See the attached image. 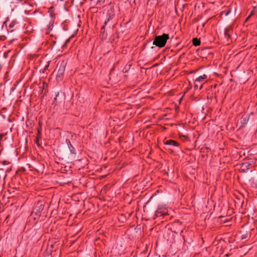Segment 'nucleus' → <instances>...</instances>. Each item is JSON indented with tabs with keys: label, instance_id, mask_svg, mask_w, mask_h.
Listing matches in <instances>:
<instances>
[{
	"label": "nucleus",
	"instance_id": "1",
	"mask_svg": "<svg viewBox=\"0 0 257 257\" xmlns=\"http://www.w3.org/2000/svg\"><path fill=\"white\" fill-rule=\"evenodd\" d=\"M169 39V36L168 34H163L161 36H157L153 41V45L159 48L164 47Z\"/></svg>",
	"mask_w": 257,
	"mask_h": 257
},
{
	"label": "nucleus",
	"instance_id": "2",
	"mask_svg": "<svg viewBox=\"0 0 257 257\" xmlns=\"http://www.w3.org/2000/svg\"><path fill=\"white\" fill-rule=\"evenodd\" d=\"M44 201L43 200H39L35 204L32 214L35 213L38 216H40L41 212L44 208Z\"/></svg>",
	"mask_w": 257,
	"mask_h": 257
},
{
	"label": "nucleus",
	"instance_id": "3",
	"mask_svg": "<svg viewBox=\"0 0 257 257\" xmlns=\"http://www.w3.org/2000/svg\"><path fill=\"white\" fill-rule=\"evenodd\" d=\"M110 8L107 10L106 13V19L104 21V24L107 25V23L112 20L115 16L114 14V7L113 5H112L110 3L109 4Z\"/></svg>",
	"mask_w": 257,
	"mask_h": 257
},
{
	"label": "nucleus",
	"instance_id": "4",
	"mask_svg": "<svg viewBox=\"0 0 257 257\" xmlns=\"http://www.w3.org/2000/svg\"><path fill=\"white\" fill-rule=\"evenodd\" d=\"M42 123L41 122H39V127L37 128V136L35 140V143L37 144V146L40 147L41 144L40 143L41 139H42Z\"/></svg>",
	"mask_w": 257,
	"mask_h": 257
},
{
	"label": "nucleus",
	"instance_id": "5",
	"mask_svg": "<svg viewBox=\"0 0 257 257\" xmlns=\"http://www.w3.org/2000/svg\"><path fill=\"white\" fill-rule=\"evenodd\" d=\"M233 33L232 28L230 27L225 29L224 30V36L226 39L227 44H229L231 41V34Z\"/></svg>",
	"mask_w": 257,
	"mask_h": 257
},
{
	"label": "nucleus",
	"instance_id": "6",
	"mask_svg": "<svg viewBox=\"0 0 257 257\" xmlns=\"http://www.w3.org/2000/svg\"><path fill=\"white\" fill-rule=\"evenodd\" d=\"M167 210L166 208H158L155 211V216L158 217L162 216L167 215Z\"/></svg>",
	"mask_w": 257,
	"mask_h": 257
},
{
	"label": "nucleus",
	"instance_id": "7",
	"mask_svg": "<svg viewBox=\"0 0 257 257\" xmlns=\"http://www.w3.org/2000/svg\"><path fill=\"white\" fill-rule=\"evenodd\" d=\"M252 166V164L248 162L242 163L240 166V170L242 172H246Z\"/></svg>",
	"mask_w": 257,
	"mask_h": 257
},
{
	"label": "nucleus",
	"instance_id": "8",
	"mask_svg": "<svg viewBox=\"0 0 257 257\" xmlns=\"http://www.w3.org/2000/svg\"><path fill=\"white\" fill-rule=\"evenodd\" d=\"M164 144L173 147H179L180 145L178 142L173 140H164Z\"/></svg>",
	"mask_w": 257,
	"mask_h": 257
},
{
	"label": "nucleus",
	"instance_id": "9",
	"mask_svg": "<svg viewBox=\"0 0 257 257\" xmlns=\"http://www.w3.org/2000/svg\"><path fill=\"white\" fill-rule=\"evenodd\" d=\"M11 171V168H6L5 167H0V174L4 176V179L7 176V174Z\"/></svg>",
	"mask_w": 257,
	"mask_h": 257
},
{
	"label": "nucleus",
	"instance_id": "10",
	"mask_svg": "<svg viewBox=\"0 0 257 257\" xmlns=\"http://www.w3.org/2000/svg\"><path fill=\"white\" fill-rule=\"evenodd\" d=\"M249 119V115L245 114L242 115L240 118V122L243 125H246Z\"/></svg>",
	"mask_w": 257,
	"mask_h": 257
},
{
	"label": "nucleus",
	"instance_id": "11",
	"mask_svg": "<svg viewBox=\"0 0 257 257\" xmlns=\"http://www.w3.org/2000/svg\"><path fill=\"white\" fill-rule=\"evenodd\" d=\"M66 143L68 145L69 149L72 154H76V151L75 148L71 145L70 141L68 139L66 140Z\"/></svg>",
	"mask_w": 257,
	"mask_h": 257
},
{
	"label": "nucleus",
	"instance_id": "12",
	"mask_svg": "<svg viewBox=\"0 0 257 257\" xmlns=\"http://www.w3.org/2000/svg\"><path fill=\"white\" fill-rule=\"evenodd\" d=\"M17 24V22L16 21H13L9 25L8 31L10 32H13L14 31L15 29L14 28Z\"/></svg>",
	"mask_w": 257,
	"mask_h": 257
},
{
	"label": "nucleus",
	"instance_id": "13",
	"mask_svg": "<svg viewBox=\"0 0 257 257\" xmlns=\"http://www.w3.org/2000/svg\"><path fill=\"white\" fill-rule=\"evenodd\" d=\"M207 78V76L205 74H203V75L199 76L197 78H196V82H199L201 84H202V82Z\"/></svg>",
	"mask_w": 257,
	"mask_h": 257
},
{
	"label": "nucleus",
	"instance_id": "14",
	"mask_svg": "<svg viewBox=\"0 0 257 257\" xmlns=\"http://www.w3.org/2000/svg\"><path fill=\"white\" fill-rule=\"evenodd\" d=\"M65 70V65L64 62H62L58 70V73L60 74H62Z\"/></svg>",
	"mask_w": 257,
	"mask_h": 257
},
{
	"label": "nucleus",
	"instance_id": "15",
	"mask_svg": "<svg viewBox=\"0 0 257 257\" xmlns=\"http://www.w3.org/2000/svg\"><path fill=\"white\" fill-rule=\"evenodd\" d=\"M106 25H105L104 24V25L101 28L100 33H101V35H102V38H106V35L105 34V27Z\"/></svg>",
	"mask_w": 257,
	"mask_h": 257
},
{
	"label": "nucleus",
	"instance_id": "16",
	"mask_svg": "<svg viewBox=\"0 0 257 257\" xmlns=\"http://www.w3.org/2000/svg\"><path fill=\"white\" fill-rule=\"evenodd\" d=\"M193 45L195 46H199L201 44L200 40L197 38H194L192 40Z\"/></svg>",
	"mask_w": 257,
	"mask_h": 257
},
{
	"label": "nucleus",
	"instance_id": "17",
	"mask_svg": "<svg viewBox=\"0 0 257 257\" xmlns=\"http://www.w3.org/2000/svg\"><path fill=\"white\" fill-rule=\"evenodd\" d=\"M199 86V89H201L203 86V84H201L199 82H196V80L194 81V88L196 89Z\"/></svg>",
	"mask_w": 257,
	"mask_h": 257
},
{
	"label": "nucleus",
	"instance_id": "18",
	"mask_svg": "<svg viewBox=\"0 0 257 257\" xmlns=\"http://www.w3.org/2000/svg\"><path fill=\"white\" fill-rule=\"evenodd\" d=\"M106 0H97L96 2V5L99 7L102 6L105 3Z\"/></svg>",
	"mask_w": 257,
	"mask_h": 257
},
{
	"label": "nucleus",
	"instance_id": "19",
	"mask_svg": "<svg viewBox=\"0 0 257 257\" xmlns=\"http://www.w3.org/2000/svg\"><path fill=\"white\" fill-rule=\"evenodd\" d=\"M130 67H131V65H126L125 66V67L123 68V70H122V72L123 73H126L128 71V70L130 69Z\"/></svg>",
	"mask_w": 257,
	"mask_h": 257
},
{
	"label": "nucleus",
	"instance_id": "20",
	"mask_svg": "<svg viewBox=\"0 0 257 257\" xmlns=\"http://www.w3.org/2000/svg\"><path fill=\"white\" fill-rule=\"evenodd\" d=\"M10 163L8 161H0V165H3L4 166L9 165Z\"/></svg>",
	"mask_w": 257,
	"mask_h": 257
},
{
	"label": "nucleus",
	"instance_id": "21",
	"mask_svg": "<svg viewBox=\"0 0 257 257\" xmlns=\"http://www.w3.org/2000/svg\"><path fill=\"white\" fill-rule=\"evenodd\" d=\"M54 7H51L49 9V12L50 13V16L52 17L53 16V10H54Z\"/></svg>",
	"mask_w": 257,
	"mask_h": 257
},
{
	"label": "nucleus",
	"instance_id": "22",
	"mask_svg": "<svg viewBox=\"0 0 257 257\" xmlns=\"http://www.w3.org/2000/svg\"><path fill=\"white\" fill-rule=\"evenodd\" d=\"M69 41H70V39H68L65 41V44L63 45L62 48H64L66 47H67V44L68 42H69Z\"/></svg>",
	"mask_w": 257,
	"mask_h": 257
},
{
	"label": "nucleus",
	"instance_id": "23",
	"mask_svg": "<svg viewBox=\"0 0 257 257\" xmlns=\"http://www.w3.org/2000/svg\"><path fill=\"white\" fill-rule=\"evenodd\" d=\"M248 237V234L245 233L241 235V239H246Z\"/></svg>",
	"mask_w": 257,
	"mask_h": 257
},
{
	"label": "nucleus",
	"instance_id": "24",
	"mask_svg": "<svg viewBox=\"0 0 257 257\" xmlns=\"http://www.w3.org/2000/svg\"><path fill=\"white\" fill-rule=\"evenodd\" d=\"M58 95H59V93H58V94L56 96V97L54 98V103H55L56 105H57V97L58 96Z\"/></svg>",
	"mask_w": 257,
	"mask_h": 257
},
{
	"label": "nucleus",
	"instance_id": "25",
	"mask_svg": "<svg viewBox=\"0 0 257 257\" xmlns=\"http://www.w3.org/2000/svg\"><path fill=\"white\" fill-rule=\"evenodd\" d=\"M6 39V37L5 36H0V40L1 41H4Z\"/></svg>",
	"mask_w": 257,
	"mask_h": 257
},
{
	"label": "nucleus",
	"instance_id": "26",
	"mask_svg": "<svg viewBox=\"0 0 257 257\" xmlns=\"http://www.w3.org/2000/svg\"><path fill=\"white\" fill-rule=\"evenodd\" d=\"M28 1L29 0H19V1L22 2L23 4L27 3Z\"/></svg>",
	"mask_w": 257,
	"mask_h": 257
},
{
	"label": "nucleus",
	"instance_id": "27",
	"mask_svg": "<svg viewBox=\"0 0 257 257\" xmlns=\"http://www.w3.org/2000/svg\"><path fill=\"white\" fill-rule=\"evenodd\" d=\"M254 12H255V8H254V9L250 12L249 16L251 17L252 15H254Z\"/></svg>",
	"mask_w": 257,
	"mask_h": 257
},
{
	"label": "nucleus",
	"instance_id": "28",
	"mask_svg": "<svg viewBox=\"0 0 257 257\" xmlns=\"http://www.w3.org/2000/svg\"><path fill=\"white\" fill-rule=\"evenodd\" d=\"M47 84L46 82H43V87H42V89H44L45 88V86H47Z\"/></svg>",
	"mask_w": 257,
	"mask_h": 257
},
{
	"label": "nucleus",
	"instance_id": "29",
	"mask_svg": "<svg viewBox=\"0 0 257 257\" xmlns=\"http://www.w3.org/2000/svg\"><path fill=\"white\" fill-rule=\"evenodd\" d=\"M250 18V16L249 15V16H248V17L246 18V19H245V22H247V21L249 20V19Z\"/></svg>",
	"mask_w": 257,
	"mask_h": 257
},
{
	"label": "nucleus",
	"instance_id": "30",
	"mask_svg": "<svg viewBox=\"0 0 257 257\" xmlns=\"http://www.w3.org/2000/svg\"><path fill=\"white\" fill-rule=\"evenodd\" d=\"M229 13H230V11H228V12L226 13V15H227Z\"/></svg>",
	"mask_w": 257,
	"mask_h": 257
},
{
	"label": "nucleus",
	"instance_id": "31",
	"mask_svg": "<svg viewBox=\"0 0 257 257\" xmlns=\"http://www.w3.org/2000/svg\"><path fill=\"white\" fill-rule=\"evenodd\" d=\"M28 31H29V32H32V29H31L30 30H28Z\"/></svg>",
	"mask_w": 257,
	"mask_h": 257
},
{
	"label": "nucleus",
	"instance_id": "32",
	"mask_svg": "<svg viewBox=\"0 0 257 257\" xmlns=\"http://www.w3.org/2000/svg\"><path fill=\"white\" fill-rule=\"evenodd\" d=\"M225 256H229V255H228V254H225Z\"/></svg>",
	"mask_w": 257,
	"mask_h": 257
},
{
	"label": "nucleus",
	"instance_id": "33",
	"mask_svg": "<svg viewBox=\"0 0 257 257\" xmlns=\"http://www.w3.org/2000/svg\"><path fill=\"white\" fill-rule=\"evenodd\" d=\"M50 28H51V26H48V28H49V29H50Z\"/></svg>",
	"mask_w": 257,
	"mask_h": 257
}]
</instances>
